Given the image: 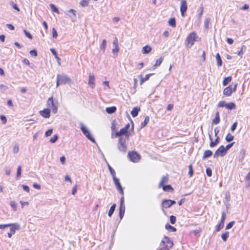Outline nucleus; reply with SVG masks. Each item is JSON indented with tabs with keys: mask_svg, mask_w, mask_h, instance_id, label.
<instances>
[{
	"mask_svg": "<svg viewBox=\"0 0 250 250\" xmlns=\"http://www.w3.org/2000/svg\"><path fill=\"white\" fill-rule=\"evenodd\" d=\"M88 84L92 88L95 86V77L93 75L90 74L89 76Z\"/></svg>",
	"mask_w": 250,
	"mask_h": 250,
	"instance_id": "dca6fc26",
	"label": "nucleus"
},
{
	"mask_svg": "<svg viewBox=\"0 0 250 250\" xmlns=\"http://www.w3.org/2000/svg\"><path fill=\"white\" fill-rule=\"evenodd\" d=\"M125 209V205H120L119 215L121 219H122L124 217Z\"/></svg>",
	"mask_w": 250,
	"mask_h": 250,
	"instance_id": "aec40b11",
	"label": "nucleus"
},
{
	"mask_svg": "<svg viewBox=\"0 0 250 250\" xmlns=\"http://www.w3.org/2000/svg\"><path fill=\"white\" fill-rule=\"evenodd\" d=\"M154 74V73H150V74H147L146 75L145 77H144V78L143 77L142 75H140L139 76V77L141 78L140 84H142L143 83H144L145 82L147 81L149 79L150 77L152 76Z\"/></svg>",
	"mask_w": 250,
	"mask_h": 250,
	"instance_id": "a211bd4d",
	"label": "nucleus"
},
{
	"mask_svg": "<svg viewBox=\"0 0 250 250\" xmlns=\"http://www.w3.org/2000/svg\"><path fill=\"white\" fill-rule=\"evenodd\" d=\"M113 180L114 183V185L117 188V189L118 190L120 194H121L122 195H124V190L120 182V180L117 178L116 177H113Z\"/></svg>",
	"mask_w": 250,
	"mask_h": 250,
	"instance_id": "9d476101",
	"label": "nucleus"
},
{
	"mask_svg": "<svg viewBox=\"0 0 250 250\" xmlns=\"http://www.w3.org/2000/svg\"><path fill=\"white\" fill-rule=\"evenodd\" d=\"M23 32L24 33L25 35L28 38H29L30 39H33V36H32V35L29 32H28L27 30H26L25 29H23Z\"/></svg>",
	"mask_w": 250,
	"mask_h": 250,
	"instance_id": "864d4df0",
	"label": "nucleus"
},
{
	"mask_svg": "<svg viewBox=\"0 0 250 250\" xmlns=\"http://www.w3.org/2000/svg\"><path fill=\"white\" fill-rule=\"evenodd\" d=\"M235 142L231 143L228 145H227L225 147V148L227 152V151L234 144Z\"/></svg>",
	"mask_w": 250,
	"mask_h": 250,
	"instance_id": "680f3d73",
	"label": "nucleus"
},
{
	"mask_svg": "<svg viewBox=\"0 0 250 250\" xmlns=\"http://www.w3.org/2000/svg\"><path fill=\"white\" fill-rule=\"evenodd\" d=\"M51 110H40L39 113L43 117L48 118L50 116Z\"/></svg>",
	"mask_w": 250,
	"mask_h": 250,
	"instance_id": "6ab92c4d",
	"label": "nucleus"
},
{
	"mask_svg": "<svg viewBox=\"0 0 250 250\" xmlns=\"http://www.w3.org/2000/svg\"><path fill=\"white\" fill-rule=\"evenodd\" d=\"M119 132L121 136L125 135V139H126V140L129 139V137L131 135V134L126 129V128L123 127L121 128Z\"/></svg>",
	"mask_w": 250,
	"mask_h": 250,
	"instance_id": "ddd939ff",
	"label": "nucleus"
},
{
	"mask_svg": "<svg viewBox=\"0 0 250 250\" xmlns=\"http://www.w3.org/2000/svg\"><path fill=\"white\" fill-rule=\"evenodd\" d=\"M80 5L83 7H85L88 5V0H82L80 3Z\"/></svg>",
	"mask_w": 250,
	"mask_h": 250,
	"instance_id": "603ef678",
	"label": "nucleus"
},
{
	"mask_svg": "<svg viewBox=\"0 0 250 250\" xmlns=\"http://www.w3.org/2000/svg\"><path fill=\"white\" fill-rule=\"evenodd\" d=\"M235 106L234 103L230 102L227 104L225 101H220L217 105L218 108L225 107L227 109H233L235 108Z\"/></svg>",
	"mask_w": 250,
	"mask_h": 250,
	"instance_id": "423d86ee",
	"label": "nucleus"
},
{
	"mask_svg": "<svg viewBox=\"0 0 250 250\" xmlns=\"http://www.w3.org/2000/svg\"><path fill=\"white\" fill-rule=\"evenodd\" d=\"M50 50L51 52L52 53V54L54 56L55 59L57 60L58 64L59 65H61V58L58 57L57 52L56 50H55V49L51 48L50 49Z\"/></svg>",
	"mask_w": 250,
	"mask_h": 250,
	"instance_id": "f3484780",
	"label": "nucleus"
},
{
	"mask_svg": "<svg viewBox=\"0 0 250 250\" xmlns=\"http://www.w3.org/2000/svg\"><path fill=\"white\" fill-rule=\"evenodd\" d=\"M118 137H122L120 135V133L119 131H116V132L114 131V132H111V138L112 139L117 138Z\"/></svg>",
	"mask_w": 250,
	"mask_h": 250,
	"instance_id": "ea45409f",
	"label": "nucleus"
},
{
	"mask_svg": "<svg viewBox=\"0 0 250 250\" xmlns=\"http://www.w3.org/2000/svg\"><path fill=\"white\" fill-rule=\"evenodd\" d=\"M213 154L212 152L210 150H205L202 157L203 160H205L208 158L211 157Z\"/></svg>",
	"mask_w": 250,
	"mask_h": 250,
	"instance_id": "412c9836",
	"label": "nucleus"
},
{
	"mask_svg": "<svg viewBox=\"0 0 250 250\" xmlns=\"http://www.w3.org/2000/svg\"><path fill=\"white\" fill-rule=\"evenodd\" d=\"M161 187H162L164 191H173V188L170 185H163Z\"/></svg>",
	"mask_w": 250,
	"mask_h": 250,
	"instance_id": "a878e982",
	"label": "nucleus"
},
{
	"mask_svg": "<svg viewBox=\"0 0 250 250\" xmlns=\"http://www.w3.org/2000/svg\"><path fill=\"white\" fill-rule=\"evenodd\" d=\"M162 206L163 208H170L171 206L169 204V201L168 199H165L162 202Z\"/></svg>",
	"mask_w": 250,
	"mask_h": 250,
	"instance_id": "c756f323",
	"label": "nucleus"
},
{
	"mask_svg": "<svg viewBox=\"0 0 250 250\" xmlns=\"http://www.w3.org/2000/svg\"><path fill=\"white\" fill-rule=\"evenodd\" d=\"M149 117L148 116H146V117H145V119L144 121L143 122H142L141 124V128H143L145 126H146V125L148 124V123L149 122Z\"/></svg>",
	"mask_w": 250,
	"mask_h": 250,
	"instance_id": "f704fd0d",
	"label": "nucleus"
},
{
	"mask_svg": "<svg viewBox=\"0 0 250 250\" xmlns=\"http://www.w3.org/2000/svg\"><path fill=\"white\" fill-rule=\"evenodd\" d=\"M106 46V41L105 39L103 40L102 43L100 45V49L103 51V53L104 52Z\"/></svg>",
	"mask_w": 250,
	"mask_h": 250,
	"instance_id": "e433bc0d",
	"label": "nucleus"
},
{
	"mask_svg": "<svg viewBox=\"0 0 250 250\" xmlns=\"http://www.w3.org/2000/svg\"><path fill=\"white\" fill-rule=\"evenodd\" d=\"M246 49V46L245 45H243L242 46L241 50L239 51H238V55L241 58H242L243 57V55L244 54L243 50L245 51Z\"/></svg>",
	"mask_w": 250,
	"mask_h": 250,
	"instance_id": "58836bf2",
	"label": "nucleus"
},
{
	"mask_svg": "<svg viewBox=\"0 0 250 250\" xmlns=\"http://www.w3.org/2000/svg\"><path fill=\"white\" fill-rule=\"evenodd\" d=\"M113 46L114 47H116V48L118 47V46H119L118 41V39L117 38H114V39L113 40Z\"/></svg>",
	"mask_w": 250,
	"mask_h": 250,
	"instance_id": "69168bd1",
	"label": "nucleus"
},
{
	"mask_svg": "<svg viewBox=\"0 0 250 250\" xmlns=\"http://www.w3.org/2000/svg\"><path fill=\"white\" fill-rule=\"evenodd\" d=\"M52 133H53V129H52V128L49 129L45 132V136L46 137H48V136H50Z\"/></svg>",
	"mask_w": 250,
	"mask_h": 250,
	"instance_id": "4d7b16f0",
	"label": "nucleus"
},
{
	"mask_svg": "<svg viewBox=\"0 0 250 250\" xmlns=\"http://www.w3.org/2000/svg\"><path fill=\"white\" fill-rule=\"evenodd\" d=\"M227 151L224 146H221L215 152L213 157L215 158L219 156L223 157L227 153Z\"/></svg>",
	"mask_w": 250,
	"mask_h": 250,
	"instance_id": "0eeeda50",
	"label": "nucleus"
},
{
	"mask_svg": "<svg viewBox=\"0 0 250 250\" xmlns=\"http://www.w3.org/2000/svg\"><path fill=\"white\" fill-rule=\"evenodd\" d=\"M58 36V33L56 30L53 28L52 29V37L53 38H56Z\"/></svg>",
	"mask_w": 250,
	"mask_h": 250,
	"instance_id": "0e129e2a",
	"label": "nucleus"
},
{
	"mask_svg": "<svg viewBox=\"0 0 250 250\" xmlns=\"http://www.w3.org/2000/svg\"><path fill=\"white\" fill-rule=\"evenodd\" d=\"M196 38L197 35L194 32H191L188 35L186 40V43L188 47L190 48L194 44V42L196 41Z\"/></svg>",
	"mask_w": 250,
	"mask_h": 250,
	"instance_id": "7ed1b4c3",
	"label": "nucleus"
},
{
	"mask_svg": "<svg viewBox=\"0 0 250 250\" xmlns=\"http://www.w3.org/2000/svg\"><path fill=\"white\" fill-rule=\"evenodd\" d=\"M21 187H22L23 190L27 192H29L30 189L28 186L24 185H21Z\"/></svg>",
	"mask_w": 250,
	"mask_h": 250,
	"instance_id": "774afa93",
	"label": "nucleus"
},
{
	"mask_svg": "<svg viewBox=\"0 0 250 250\" xmlns=\"http://www.w3.org/2000/svg\"><path fill=\"white\" fill-rule=\"evenodd\" d=\"M67 12L68 13H71L72 14L73 16H71L70 15L68 14V15L71 18L72 20L73 19H76V11L75 10L72 9H70V10H69L67 11Z\"/></svg>",
	"mask_w": 250,
	"mask_h": 250,
	"instance_id": "72a5a7b5",
	"label": "nucleus"
},
{
	"mask_svg": "<svg viewBox=\"0 0 250 250\" xmlns=\"http://www.w3.org/2000/svg\"><path fill=\"white\" fill-rule=\"evenodd\" d=\"M225 201L228 202L230 201V196L229 192H227L226 193V196L225 197Z\"/></svg>",
	"mask_w": 250,
	"mask_h": 250,
	"instance_id": "e2e57ef3",
	"label": "nucleus"
},
{
	"mask_svg": "<svg viewBox=\"0 0 250 250\" xmlns=\"http://www.w3.org/2000/svg\"><path fill=\"white\" fill-rule=\"evenodd\" d=\"M188 9L187 2L186 0H182L180 5V12L182 17L185 16V13Z\"/></svg>",
	"mask_w": 250,
	"mask_h": 250,
	"instance_id": "9b49d317",
	"label": "nucleus"
},
{
	"mask_svg": "<svg viewBox=\"0 0 250 250\" xmlns=\"http://www.w3.org/2000/svg\"><path fill=\"white\" fill-rule=\"evenodd\" d=\"M237 86V84L235 83L234 85V87L233 88L231 87V85H229L228 87H226L223 91L224 95L227 96H230L232 92H235L236 91Z\"/></svg>",
	"mask_w": 250,
	"mask_h": 250,
	"instance_id": "1a4fd4ad",
	"label": "nucleus"
},
{
	"mask_svg": "<svg viewBox=\"0 0 250 250\" xmlns=\"http://www.w3.org/2000/svg\"><path fill=\"white\" fill-rule=\"evenodd\" d=\"M235 222L234 221H232L229 222L227 225V226L226 227V229H231L233 226V225L235 224Z\"/></svg>",
	"mask_w": 250,
	"mask_h": 250,
	"instance_id": "a18cd8bd",
	"label": "nucleus"
},
{
	"mask_svg": "<svg viewBox=\"0 0 250 250\" xmlns=\"http://www.w3.org/2000/svg\"><path fill=\"white\" fill-rule=\"evenodd\" d=\"M127 157L130 161L134 163L138 162L141 159V156L135 151L128 152Z\"/></svg>",
	"mask_w": 250,
	"mask_h": 250,
	"instance_id": "20e7f679",
	"label": "nucleus"
},
{
	"mask_svg": "<svg viewBox=\"0 0 250 250\" xmlns=\"http://www.w3.org/2000/svg\"><path fill=\"white\" fill-rule=\"evenodd\" d=\"M237 123L234 122L231 126V128H230L231 131L232 132L234 131L235 130V129L237 127Z\"/></svg>",
	"mask_w": 250,
	"mask_h": 250,
	"instance_id": "338daca9",
	"label": "nucleus"
},
{
	"mask_svg": "<svg viewBox=\"0 0 250 250\" xmlns=\"http://www.w3.org/2000/svg\"><path fill=\"white\" fill-rule=\"evenodd\" d=\"M71 83V80L66 75L64 74H58L57 76V87L59 86L60 84H65L66 83L70 84Z\"/></svg>",
	"mask_w": 250,
	"mask_h": 250,
	"instance_id": "f257e3e1",
	"label": "nucleus"
},
{
	"mask_svg": "<svg viewBox=\"0 0 250 250\" xmlns=\"http://www.w3.org/2000/svg\"><path fill=\"white\" fill-rule=\"evenodd\" d=\"M234 139V136L231 135L229 133H228V135L226 137V141L227 142H230Z\"/></svg>",
	"mask_w": 250,
	"mask_h": 250,
	"instance_id": "a19ab883",
	"label": "nucleus"
},
{
	"mask_svg": "<svg viewBox=\"0 0 250 250\" xmlns=\"http://www.w3.org/2000/svg\"><path fill=\"white\" fill-rule=\"evenodd\" d=\"M47 104L49 107L45 108L43 109H50V108H52V109H58V102L54 101L53 97H50L48 99Z\"/></svg>",
	"mask_w": 250,
	"mask_h": 250,
	"instance_id": "6e6552de",
	"label": "nucleus"
},
{
	"mask_svg": "<svg viewBox=\"0 0 250 250\" xmlns=\"http://www.w3.org/2000/svg\"><path fill=\"white\" fill-rule=\"evenodd\" d=\"M59 137L58 135L55 134L53 136V137L50 139V142L51 143H55L58 139Z\"/></svg>",
	"mask_w": 250,
	"mask_h": 250,
	"instance_id": "de8ad7c7",
	"label": "nucleus"
},
{
	"mask_svg": "<svg viewBox=\"0 0 250 250\" xmlns=\"http://www.w3.org/2000/svg\"><path fill=\"white\" fill-rule=\"evenodd\" d=\"M29 53L33 57H37L38 56L37 51L35 49L30 50Z\"/></svg>",
	"mask_w": 250,
	"mask_h": 250,
	"instance_id": "3c124183",
	"label": "nucleus"
},
{
	"mask_svg": "<svg viewBox=\"0 0 250 250\" xmlns=\"http://www.w3.org/2000/svg\"><path fill=\"white\" fill-rule=\"evenodd\" d=\"M206 174L208 177L212 176V170L210 168L208 167L206 169Z\"/></svg>",
	"mask_w": 250,
	"mask_h": 250,
	"instance_id": "13d9d810",
	"label": "nucleus"
},
{
	"mask_svg": "<svg viewBox=\"0 0 250 250\" xmlns=\"http://www.w3.org/2000/svg\"><path fill=\"white\" fill-rule=\"evenodd\" d=\"M168 181V177L167 176H163L161 179V180L159 184V187L160 188L161 186L164 185L165 183H167Z\"/></svg>",
	"mask_w": 250,
	"mask_h": 250,
	"instance_id": "b1692460",
	"label": "nucleus"
},
{
	"mask_svg": "<svg viewBox=\"0 0 250 250\" xmlns=\"http://www.w3.org/2000/svg\"><path fill=\"white\" fill-rule=\"evenodd\" d=\"M246 151L244 149H242L240 152L238 156V161L239 162H242L245 156Z\"/></svg>",
	"mask_w": 250,
	"mask_h": 250,
	"instance_id": "4be33fe9",
	"label": "nucleus"
},
{
	"mask_svg": "<svg viewBox=\"0 0 250 250\" xmlns=\"http://www.w3.org/2000/svg\"><path fill=\"white\" fill-rule=\"evenodd\" d=\"M81 130L83 133V134L86 136V137L91 141L93 143H95V140L93 137L91 135L89 131L88 130V129L86 128V126H85L84 125H83L82 123H81Z\"/></svg>",
	"mask_w": 250,
	"mask_h": 250,
	"instance_id": "39448f33",
	"label": "nucleus"
},
{
	"mask_svg": "<svg viewBox=\"0 0 250 250\" xmlns=\"http://www.w3.org/2000/svg\"><path fill=\"white\" fill-rule=\"evenodd\" d=\"M210 21V19L209 18H207L206 19L205 21V27L206 29H208V25Z\"/></svg>",
	"mask_w": 250,
	"mask_h": 250,
	"instance_id": "09e8293b",
	"label": "nucleus"
},
{
	"mask_svg": "<svg viewBox=\"0 0 250 250\" xmlns=\"http://www.w3.org/2000/svg\"><path fill=\"white\" fill-rule=\"evenodd\" d=\"M107 165L108 168V169L112 176V178L116 177V172L114 169L110 166V165L107 162Z\"/></svg>",
	"mask_w": 250,
	"mask_h": 250,
	"instance_id": "c9c22d12",
	"label": "nucleus"
},
{
	"mask_svg": "<svg viewBox=\"0 0 250 250\" xmlns=\"http://www.w3.org/2000/svg\"><path fill=\"white\" fill-rule=\"evenodd\" d=\"M116 207V204H113L110 207L109 210L108 212V215L109 217H111L113 214Z\"/></svg>",
	"mask_w": 250,
	"mask_h": 250,
	"instance_id": "cd10ccee",
	"label": "nucleus"
},
{
	"mask_svg": "<svg viewBox=\"0 0 250 250\" xmlns=\"http://www.w3.org/2000/svg\"><path fill=\"white\" fill-rule=\"evenodd\" d=\"M0 119L1 121V123L3 125H5L7 122V119L5 116L3 115H1L0 116Z\"/></svg>",
	"mask_w": 250,
	"mask_h": 250,
	"instance_id": "8fccbe9b",
	"label": "nucleus"
},
{
	"mask_svg": "<svg viewBox=\"0 0 250 250\" xmlns=\"http://www.w3.org/2000/svg\"><path fill=\"white\" fill-rule=\"evenodd\" d=\"M163 60V57H161L159 59H158L156 61L155 64L153 66V69H154L156 67L160 66L161 63L162 62Z\"/></svg>",
	"mask_w": 250,
	"mask_h": 250,
	"instance_id": "c85d7f7f",
	"label": "nucleus"
},
{
	"mask_svg": "<svg viewBox=\"0 0 250 250\" xmlns=\"http://www.w3.org/2000/svg\"><path fill=\"white\" fill-rule=\"evenodd\" d=\"M49 5H50L51 9L54 12H55L57 13H59V9L54 4L51 3V4H50Z\"/></svg>",
	"mask_w": 250,
	"mask_h": 250,
	"instance_id": "37998d69",
	"label": "nucleus"
},
{
	"mask_svg": "<svg viewBox=\"0 0 250 250\" xmlns=\"http://www.w3.org/2000/svg\"><path fill=\"white\" fill-rule=\"evenodd\" d=\"M152 50V48L149 45H146L143 47L142 52L144 54H148Z\"/></svg>",
	"mask_w": 250,
	"mask_h": 250,
	"instance_id": "393cba45",
	"label": "nucleus"
},
{
	"mask_svg": "<svg viewBox=\"0 0 250 250\" xmlns=\"http://www.w3.org/2000/svg\"><path fill=\"white\" fill-rule=\"evenodd\" d=\"M231 80L232 77L231 76L226 77L223 81V85L224 86H226L229 82H231Z\"/></svg>",
	"mask_w": 250,
	"mask_h": 250,
	"instance_id": "473e14b6",
	"label": "nucleus"
},
{
	"mask_svg": "<svg viewBox=\"0 0 250 250\" xmlns=\"http://www.w3.org/2000/svg\"><path fill=\"white\" fill-rule=\"evenodd\" d=\"M126 140V139H124L122 137H119L117 143V148L123 154H125L127 151Z\"/></svg>",
	"mask_w": 250,
	"mask_h": 250,
	"instance_id": "f03ea898",
	"label": "nucleus"
},
{
	"mask_svg": "<svg viewBox=\"0 0 250 250\" xmlns=\"http://www.w3.org/2000/svg\"><path fill=\"white\" fill-rule=\"evenodd\" d=\"M21 167L19 166L17 168V178L19 179L21 177Z\"/></svg>",
	"mask_w": 250,
	"mask_h": 250,
	"instance_id": "c03bdc74",
	"label": "nucleus"
},
{
	"mask_svg": "<svg viewBox=\"0 0 250 250\" xmlns=\"http://www.w3.org/2000/svg\"><path fill=\"white\" fill-rule=\"evenodd\" d=\"M229 236V232L226 231L224 233L222 234L221 238L222 239V240L226 242Z\"/></svg>",
	"mask_w": 250,
	"mask_h": 250,
	"instance_id": "4c0bfd02",
	"label": "nucleus"
},
{
	"mask_svg": "<svg viewBox=\"0 0 250 250\" xmlns=\"http://www.w3.org/2000/svg\"><path fill=\"white\" fill-rule=\"evenodd\" d=\"M224 227V226L222 225V224L219 223L216 226V231H219L221 229H222Z\"/></svg>",
	"mask_w": 250,
	"mask_h": 250,
	"instance_id": "052dcab7",
	"label": "nucleus"
},
{
	"mask_svg": "<svg viewBox=\"0 0 250 250\" xmlns=\"http://www.w3.org/2000/svg\"><path fill=\"white\" fill-rule=\"evenodd\" d=\"M140 110H131V114L133 117H135L138 116L139 111Z\"/></svg>",
	"mask_w": 250,
	"mask_h": 250,
	"instance_id": "bf43d9fd",
	"label": "nucleus"
},
{
	"mask_svg": "<svg viewBox=\"0 0 250 250\" xmlns=\"http://www.w3.org/2000/svg\"><path fill=\"white\" fill-rule=\"evenodd\" d=\"M176 221V217L174 215H171L170 216V222L171 224L173 225L175 223Z\"/></svg>",
	"mask_w": 250,
	"mask_h": 250,
	"instance_id": "5fc2aeb1",
	"label": "nucleus"
},
{
	"mask_svg": "<svg viewBox=\"0 0 250 250\" xmlns=\"http://www.w3.org/2000/svg\"><path fill=\"white\" fill-rule=\"evenodd\" d=\"M165 228L166 229L171 232H175L176 231V229L175 227L169 225L168 223H167L166 224Z\"/></svg>",
	"mask_w": 250,
	"mask_h": 250,
	"instance_id": "bb28decb",
	"label": "nucleus"
},
{
	"mask_svg": "<svg viewBox=\"0 0 250 250\" xmlns=\"http://www.w3.org/2000/svg\"><path fill=\"white\" fill-rule=\"evenodd\" d=\"M161 243H163V244H167V245H166L165 247L167 248H168V247L171 248L173 246L172 241L171 240L169 237L166 236L164 237L163 239L161 241Z\"/></svg>",
	"mask_w": 250,
	"mask_h": 250,
	"instance_id": "f8f14e48",
	"label": "nucleus"
},
{
	"mask_svg": "<svg viewBox=\"0 0 250 250\" xmlns=\"http://www.w3.org/2000/svg\"><path fill=\"white\" fill-rule=\"evenodd\" d=\"M209 139L210 141V143L209 144V146L210 147H213L215 146L219 143L220 138L219 136H217L214 141H213L212 138L211 137V135L209 134Z\"/></svg>",
	"mask_w": 250,
	"mask_h": 250,
	"instance_id": "4468645a",
	"label": "nucleus"
},
{
	"mask_svg": "<svg viewBox=\"0 0 250 250\" xmlns=\"http://www.w3.org/2000/svg\"><path fill=\"white\" fill-rule=\"evenodd\" d=\"M11 227L10 228V232L12 233V234H14L16 231V230H19L20 229V225L18 223L15 224H11Z\"/></svg>",
	"mask_w": 250,
	"mask_h": 250,
	"instance_id": "2eb2a0df",
	"label": "nucleus"
},
{
	"mask_svg": "<svg viewBox=\"0 0 250 250\" xmlns=\"http://www.w3.org/2000/svg\"><path fill=\"white\" fill-rule=\"evenodd\" d=\"M10 204V206H11V207L13 208V209L14 210H17V204L15 201H11Z\"/></svg>",
	"mask_w": 250,
	"mask_h": 250,
	"instance_id": "6e6d98bb",
	"label": "nucleus"
},
{
	"mask_svg": "<svg viewBox=\"0 0 250 250\" xmlns=\"http://www.w3.org/2000/svg\"><path fill=\"white\" fill-rule=\"evenodd\" d=\"M188 169H189V171H188V176L189 177H192L193 175V167H192V165H190L188 166Z\"/></svg>",
	"mask_w": 250,
	"mask_h": 250,
	"instance_id": "79ce46f5",
	"label": "nucleus"
},
{
	"mask_svg": "<svg viewBox=\"0 0 250 250\" xmlns=\"http://www.w3.org/2000/svg\"><path fill=\"white\" fill-rule=\"evenodd\" d=\"M216 59L217 61V65L218 66H221L222 65V61L221 56L219 53L216 54Z\"/></svg>",
	"mask_w": 250,
	"mask_h": 250,
	"instance_id": "7c9ffc66",
	"label": "nucleus"
},
{
	"mask_svg": "<svg viewBox=\"0 0 250 250\" xmlns=\"http://www.w3.org/2000/svg\"><path fill=\"white\" fill-rule=\"evenodd\" d=\"M168 24L172 27H175L176 26V20L175 18H171L168 21Z\"/></svg>",
	"mask_w": 250,
	"mask_h": 250,
	"instance_id": "2f4dec72",
	"label": "nucleus"
},
{
	"mask_svg": "<svg viewBox=\"0 0 250 250\" xmlns=\"http://www.w3.org/2000/svg\"><path fill=\"white\" fill-rule=\"evenodd\" d=\"M220 116L219 112H216L215 113V116L214 119L212 120V124L214 125H217L220 122Z\"/></svg>",
	"mask_w": 250,
	"mask_h": 250,
	"instance_id": "5701e85b",
	"label": "nucleus"
},
{
	"mask_svg": "<svg viewBox=\"0 0 250 250\" xmlns=\"http://www.w3.org/2000/svg\"><path fill=\"white\" fill-rule=\"evenodd\" d=\"M115 122V120H114L112 122L111 126V129L112 132H114L116 130V125Z\"/></svg>",
	"mask_w": 250,
	"mask_h": 250,
	"instance_id": "49530a36",
	"label": "nucleus"
}]
</instances>
